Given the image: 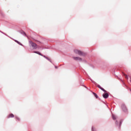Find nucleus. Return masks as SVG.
I'll use <instances>...</instances> for the list:
<instances>
[{
	"label": "nucleus",
	"mask_w": 131,
	"mask_h": 131,
	"mask_svg": "<svg viewBox=\"0 0 131 131\" xmlns=\"http://www.w3.org/2000/svg\"><path fill=\"white\" fill-rule=\"evenodd\" d=\"M94 97H95V98H96V99H98V95H97V94L95 93L94 92L93 93Z\"/></svg>",
	"instance_id": "obj_10"
},
{
	"label": "nucleus",
	"mask_w": 131,
	"mask_h": 131,
	"mask_svg": "<svg viewBox=\"0 0 131 131\" xmlns=\"http://www.w3.org/2000/svg\"><path fill=\"white\" fill-rule=\"evenodd\" d=\"M13 117H14V115H13V114H11L8 116V118H11Z\"/></svg>",
	"instance_id": "obj_9"
},
{
	"label": "nucleus",
	"mask_w": 131,
	"mask_h": 131,
	"mask_svg": "<svg viewBox=\"0 0 131 131\" xmlns=\"http://www.w3.org/2000/svg\"><path fill=\"white\" fill-rule=\"evenodd\" d=\"M43 57H44V58H46V59L49 60V58L48 57H46V56L43 55Z\"/></svg>",
	"instance_id": "obj_13"
},
{
	"label": "nucleus",
	"mask_w": 131,
	"mask_h": 131,
	"mask_svg": "<svg viewBox=\"0 0 131 131\" xmlns=\"http://www.w3.org/2000/svg\"><path fill=\"white\" fill-rule=\"evenodd\" d=\"M98 88H99V89H100L101 91H103V92H104V93H107V91L105 90L103 88L101 87V86H100L99 85H98Z\"/></svg>",
	"instance_id": "obj_7"
},
{
	"label": "nucleus",
	"mask_w": 131,
	"mask_h": 131,
	"mask_svg": "<svg viewBox=\"0 0 131 131\" xmlns=\"http://www.w3.org/2000/svg\"><path fill=\"white\" fill-rule=\"evenodd\" d=\"M74 53H75V54H78L79 56H83V52L80 51V50L75 49L74 50Z\"/></svg>",
	"instance_id": "obj_2"
},
{
	"label": "nucleus",
	"mask_w": 131,
	"mask_h": 131,
	"mask_svg": "<svg viewBox=\"0 0 131 131\" xmlns=\"http://www.w3.org/2000/svg\"><path fill=\"white\" fill-rule=\"evenodd\" d=\"M121 108L122 110L124 111V112H126V111H127V108H126L125 104H122Z\"/></svg>",
	"instance_id": "obj_4"
},
{
	"label": "nucleus",
	"mask_w": 131,
	"mask_h": 131,
	"mask_svg": "<svg viewBox=\"0 0 131 131\" xmlns=\"http://www.w3.org/2000/svg\"><path fill=\"white\" fill-rule=\"evenodd\" d=\"M125 78H127V75H124Z\"/></svg>",
	"instance_id": "obj_14"
},
{
	"label": "nucleus",
	"mask_w": 131,
	"mask_h": 131,
	"mask_svg": "<svg viewBox=\"0 0 131 131\" xmlns=\"http://www.w3.org/2000/svg\"><path fill=\"white\" fill-rule=\"evenodd\" d=\"M34 53H35V54H37L38 55H39L40 56H43L42 55V54H41V53H40L38 51H35L34 52Z\"/></svg>",
	"instance_id": "obj_8"
},
{
	"label": "nucleus",
	"mask_w": 131,
	"mask_h": 131,
	"mask_svg": "<svg viewBox=\"0 0 131 131\" xmlns=\"http://www.w3.org/2000/svg\"><path fill=\"white\" fill-rule=\"evenodd\" d=\"M113 119H114V120H115V119H116V117L113 115Z\"/></svg>",
	"instance_id": "obj_12"
},
{
	"label": "nucleus",
	"mask_w": 131,
	"mask_h": 131,
	"mask_svg": "<svg viewBox=\"0 0 131 131\" xmlns=\"http://www.w3.org/2000/svg\"><path fill=\"white\" fill-rule=\"evenodd\" d=\"M73 59L75 61H82V59L79 57H73Z\"/></svg>",
	"instance_id": "obj_5"
},
{
	"label": "nucleus",
	"mask_w": 131,
	"mask_h": 131,
	"mask_svg": "<svg viewBox=\"0 0 131 131\" xmlns=\"http://www.w3.org/2000/svg\"><path fill=\"white\" fill-rule=\"evenodd\" d=\"M104 99H108V97H109V94L106 92H105L103 95H102Z\"/></svg>",
	"instance_id": "obj_6"
},
{
	"label": "nucleus",
	"mask_w": 131,
	"mask_h": 131,
	"mask_svg": "<svg viewBox=\"0 0 131 131\" xmlns=\"http://www.w3.org/2000/svg\"><path fill=\"white\" fill-rule=\"evenodd\" d=\"M74 53H75V54H78L79 56H83V52L80 51V50L75 49L74 50Z\"/></svg>",
	"instance_id": "obj_1"
},
{
	"label": "nucleus",
	"mask_w": 131,
	"mask_h": 131,
	"mask_svg": "<svg viewBox=\"0 0 131 131\" xmlns=\"http://www.w3.org/2000/svg\"><path fill=\"white\" fill-rule=\"evenodd\" d=\"M16 119H17V120H20V119H19V118L16 117Z\"/></svg>",
	"instance_id": "obj_15"
},
{
	"label": "nucleus",
	"mask_w": 131,
	"mask_h": 131,
	"mask_svg": "<svg viewBox=\"0 0 131 131\" xmlns=\"http://www.w3.org/2000/svg\"><path fill=\"white\" fill-rule=\"evenodd\" d=\"M29 43L31 45V46H32V48H33V49H37V45L35 43L31 41H30Z\"/></svg>",
	"instance_id": "obj_3"
},
{
	"label": "nucleus",
	"mask_w": 131,
	"mask_h": 131,
	"mask_svg": "<svg viewBox=\"0 0 131 131\" xmlns=\"http://www.w3.org/2000/svg\"><path fill=\"white\" fill-rule=\"evenodd\" d=\"M15 42H17V43H18V45H20V46H23L22 44L21 43V42L17 41L16 40H15Z\"/></svg>",
	"instance_id": "obj_11"
}]
</instances>
